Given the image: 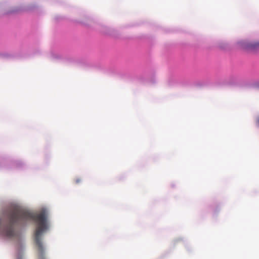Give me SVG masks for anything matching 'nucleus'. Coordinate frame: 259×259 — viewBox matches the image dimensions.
I'll return each mask as SVG.
<instances>
[{
	"label": "nucleus",
	"instance_id": "obj_3",
	"mask_svg": "<svg viewBox=\"0 0 259 259\" xmlns=\"http://www.w3.org/2000/svg\"><path fill=\"white\" fill-rule=\"evenodd\" d=\"M74 181L76 184H78L81 181V180L80 178H76Z\"/></svg>",
	"mask_w": 259,
	"mask_h": 259
},
{
	"label": "nucleus",
	"instance_id": "obj_4",
	"mask_svg": "<svg viewBox=\"0 0 259 259\" xmlns=\"http://www.w3.org/2000/svg\"><path fill=\"white\" fill-rule=\"evenodd\" d=\"M256 122L258 124V125H259V117L257 119Z\"/></svg>",
	"mask_w": 259,
	"mask_h": 259
},
{
	"label": "nucleus",
	"instance_id": "obj_2",
	"mask_svg": "<svg viewBox=\"0 0 259 259\" xmlns=\"http://www.w3.org/2000/svg\"><path fill=\"white\" fill-rule=\"evenodd\" d=\"M249 48L252 50H255L259 48V42H255L252 44H251L249 45Z\"/></svg>",
	"mask_w": 259,
	"mask_h": 259
},
{
	"label": "nucleus",
	"instance_id": "obj_1",
	"mask_svg": "<svg viewBox=\"0 0 259 259\" xmlns=\"http://www.w3.org/2000/svg\"><path fill=\"white\" fill-rule=\"evenodd\" d=\"M8 221V225L4 228L3 235L8 238H12L16 233L14 230V225L24 223L28 221H34L37 224L35 232L34 239L39 252V259H45L44 256V248L41 240L42 233L48 229V215L45 210L38 214H33L17 207L8 209L4 213Z\"/></svg>",
	"mask_w": 259,
	"mask_h": 259
}]
</instances>
